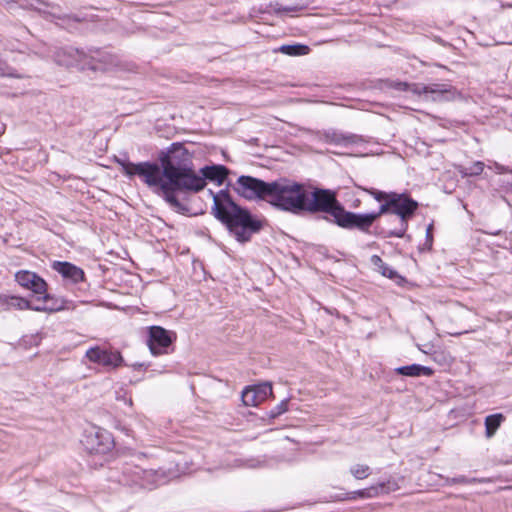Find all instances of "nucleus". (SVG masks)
<instances>
[{
    "instance_id": "2",
    "label": "nucleus",
    "mask_w": 512,
    "mask_h": 512,
    "mask_svg": "<svg viewBox=\"0 0 512 512\" xmlns=\"http://www.w3.org/2000/svg\"><path fill=\"white\" fill-rule=\"evenodd\" d=\"M269 203L295 215L319 213L326 206L329 189L314 188L310 191L304 184L281 179L273 181Z\"/></svg>"
},
{
    "instance_id": "8",
    "label": "nucleus",
    "mask_w": 512,
    "mask_h": 512,
    "mask_svg": "<svg viewBox=\"0 0 512 512\" xmlns=\"http://www.w3.org/2000/svg\"><path fill=\"white\" fill-rule=\"evenodd\" d=\"M413 93L419 95L425 101L443 102L454 98L455 89L444 83H432L425 85L422 83L413 86Z\"/></svg>"
},
{
    "instance_id": "3",
    "label": "nucleus",
    "mask_w": 512,
    "mask_h": 512,
    "mask_svg": "<svg viewBox=\"0 0 512 512\" xmlns=\"http://www.w3.org/2000/svg\"><path fill=\"white\" fill-rule=\"evenodd\" d=\"M213 198L211 213L220 221L229 233L239 242L251 241L253 235L258 234L263 226V220L253 215L247 208L238 205L223 189L217 193L209 190Z\"/></svg>"
},
{
    "instance_id": "20",
    "label": "nucleus",
    "mask_w": 512,
    "mask_h": 512,
    "mask_svg": "<svg viewBox=\"0 0 512 512\" xmlns=\"http://www.w3.org/2000/svg\"><path fill=\"white\" fill-rule=\"evenodd\" d=\"M0 3H16L19 5V7L23 9H31L36 10L38 12H42L43 7H49V3L43 1V0H0Z\"/></svg>"
},
{
    "instance_id": "17",
    "label": "nucleus",
    "mask_w": 512,
    "mask_h": 512,
    "mask_svg": "<svg viewBox=\"0 0 512 512\" xmlns=\"http://www.w3.org/2000/svg\"><path fill=\"white\" fill-rule=\"evenodd\" d=\"M396 373L408 377H418L421 375L431 376L433 370L430 367L422 366L420 364H412L407 366H401L395 369Z\"/></svg>"
},
{
    "instance_id": "25",
    "label": "nucleus",
    "mask_w": 512,
    "mask_h": 512,
    "mask_svg": "<svg viewBox=\"0 0 512 512\" xmlns=\"http://www.w3.org/2000/svg\"><path fill=\"white\" fill-rule=\"evenodd\" d=\"M0 76L9 77L16 79H24L27 75L24 72L18 71L15 68L8 65L5 61L0 59Z\"/></svg>"
},
{
    "instance_id": "16",
    "label": "nucleus",
    "mask_w": 512,
    "mask_h": 512,
    "mask_svg": "<svg viewBox=\"0 0 512 512\" xmlns=\"http://www.w3.org/2000/svg\"><path fill=\"white\" fill-rule=\"evenodd\" d=\"M326 143L338 146H346L357 142L358 136L351 133H343L336 130H328L323 135Z\"/></svg>"
},
{
    "instance_id": "31",
    "label": "nucleus",
    "mask_w": 512,
    "mask_h": 512,
    "mask_svg": "<svg viewBox=\"0 0 512 512\" xmlns=\"http://www.w3.org/2000/svg\"><path fill=\"white\" fill-rule=\"evenodd\" d=\"M288 410V401L282 400L275 408L270 411V417L276 418Z\"/></svg>"
},
{
    "instance_id": "12",
    "label": "nucleus",
    "mask_w": 512,
    "mask_h": 512,
    "mask_svg": "<svg viewBox=\"0 0 512 512\" xmlns=\"http://www.w3.org/2000/svg\"><path fill=\"white\" fill-rule=\"evenodd\" d=\"M55 62L64 67H76L86 69L88 54L74 47L59 48L54 54Z\"/></svg>"
},
{
    "instance_id": "22",
    "label": "nucleus",
    "mask_w": 512,
    "mask_h": 512,
    "mask_svg": "<svg viewBox=\"0 0 512 512\" xmlns=\"http://www.w3.org/2000/svg\"><path fill=\"white\" fill-rule=\"evenodd\" d=\"M485 164L482 161H475L469 166L458 165L456 167L457 172L461 177H472L480 175L484 170Z\"/></svg>"
},
{
    "instance_id": "7",
    "label": "nucleus",
    "mask_w": 512,
    "mask_h": 512,
    "mask_svg": "<svg viewBox=\"0 0 512 512\" xmlns=\"http://www.w3.org/2000/svg\"><path fill=\"white\" fill-rule=\"evenodd\" d=\"M176 340V333L161 326H151L147 340L148 347L153 355L168 354Z\"/></svg>"
},
{
    "instance_id": "37",
    "label": "nucleus",
    "mask_w": 512,
    "mask_h": 512,
    "mask_svg": "<svg viewBox=\"0 0 512 512\" xmlns=\"http://www.w3.org/2000/svg\"><path fill=\"white\" fill-rule=\"evenodd\" d=\"M359 203H360V201H359V200H357V202H355V204H354V207H355V208H356V207H358V204H359Z\"/></svg>"
},
{
    "instance_id": "35",
    "label": "nucleus",
    "mask_w": 512,
    "mask_h": 512,
    "mask_svg": "<svg viewBox=\"0 0 512 512\" xmlns=\"http://www.w3.org/2000/svg\"><path fill=\"white\" fill-rule=\"evenodd\" d=\"M419 350L424 352V353H429V351L427 350V348H422L421 346H418Z\"/></svg>"
},
{
    "instance_id": "28",
    "label": "nucleus",
    "mask_w": 512,
    "mask_h": 512,
    "mask_svg": "<svg viewBox=\"0 0 512 512\" xmlns=\"http://www.w3.org/2000/svg\"><path fill=\"white\" fill-rule=\"evenodd\" d=\"M363 190L381 204L388 202L393 192H385L375 188H363Z\"/></svg>"
},
{
    "instance_id": "11",
    "label": "nucleus",
    "mask_w": 512,
    "mask_h": 512,
    "mask_svg": "<svg viewBox=\"0 0 512 512\" xmlns=\"http://www.w3.org/2000/svg\"><path fill=\"white\" fill-rule=\"evenodd\" d=\"M121 68V60L110 52L95 50L88 54L86 69L93 71H112Z\"/></svg>"
},
{
    "instance_id": "6",
    "label": "nucleus",
    "mask_w": 512,
    "mask_h": 512,
    "mask_svg": "<svg viewBox=\"0 0 512 512\" xmlns=\"http://www.w3.org/2000/svg\"><path fill=\"white\" fill-rule=\"evenodd\" d=\"M272 186L273 182H265L252 176L242 175L237 179L233 189L247 200L258 198L269 201Z\"/></svg>"
},
{
    "instance_id": "33",
    "label": "nucleus",
    "mask_w": 512,
    "mask_h": 512,
    "mask_svg": "<svg viewBox=\"0 0 512 512\" xmlns=\"http://www.w3.org/2000/svg\"><path fill=\"white\" fill-rule=\"evenodd\" d=\"M432 225H429L426 229V245L428 249H431L433 243Z\"/></svg>"
},
{
    "instance_id": "14",
    "label": "nucleus",
    "mask_w": 512,
    "mask_h": 512,
    "mask_svg": "<svg viewBox=\"0 0 512 512\" xmlns=\"http://www.w3.org/2000/svg\"><path fill=\"white\" fill-rule=\"evenodd\" d=\"M272 395L270 383H263L246 388L242 392V401L246 406H257Z\"/></svg>"
},
{
    "instance_id": "13",
    "label": "nucleus",
    "mask_w": 512,
    "mask_h": 512,
    "mask_svg": "<svg viewBox=\"0 0 512 512\" xmlns=\"http://www.w3.org/2000/svg\"><path fill=\"white\" fill-rule=\"evenodd\" d=\"M16 282L23 288L35 294H44L47 291L46 281L35 272L20 270L15 274Z\"/></svg>"
},
{
    "instance_id": "36",
    "label": "nucleus",
    "mask_w": 512,
    "mask_h": 512,
    "mask_svg": "<svg viewBox=\"0 0 512 512\" xmlns=\"http://www.w3.org/2000/svg\"><path fill=\"white\" fill-rule=\"evenodd\" d=\"M140 472H143V471L139 468H136V471L134 473H135V475L138 476L140 474Z\"/></svg>"
},
{
    "instance_id": "30",
    "label": "nucleus",
    "mask_w": 512,
    "mask_h": 512,
    "mask_svg": "<svg viewBox=\"0 0 512 512\" xmlns=\"http://www.w3.org/2000/svg\"><path fill=\"white\" fill-rule=\"evenodd\" d=\"M350 472L356 479H365L370 475V467L364 464H356L350 468Z\"/></svg>"
},
{
    "instance_id": "1",
    "label": "nucleus",
    "mask_w": 512,
    "mask_h": 512,
    "mask_svg": "<svg viewBox=\"0 0 512 512\" xmlns=\"http://www.w3.org/2000/svg\"><path fill=\"white\" fill-rule=\"evenodd\" d=\"M160 165L155 162L132 163L126 158H116V163L129 177L139 176L143 182L162 197L176 212L186 213L189 208L182 200L201 192L207 181L222 185L229 169L220 164L206 165L197 172L193 155L184 144L172 143L159 154Z\"/></svg>"
},
{
    "instance_id": "19",
    "label": "nucleus",
    "mask_w": 512,
    "mask_h": 512,
    "mask_svg": "<svg viewBox=\"0 0 512 512\" xmlns=\"http://www.w3.org/2000/svg\"><path fill=\"white\" fill-rule=\"evenodd\" d=\"M370 260L371 263L377 268L378 272H380L383 276L392 280H395L399 277L398 272L387 265L380 256L372 255Z\"/></svg>"
},
{
    "instance_id": "15",
    "label": "nucleus",
    "mask_w": 512,
    "mask_h": 512,
    "mask_svg": "<svg viewBox=\"0 0 512 512\" xmlns=\"http://www.w3.org/2000/svg\"><path fill=\"white\" fill-rule=\"evenodd\" d=\"M52 269L58 272L65 280L74 284L84 281L85 279L84 271L80 267L67 261H54L52 263Z\"/></svg>"
},
{
    "instance_id": "4",
    "label": "nucleus",
    "mask_w": 512,
    "mask_h": 512,
    "mask_svg": "<svg viewBox=\"0 0 512 512\" xmlns=\"http://www.w3.org/2000/svg\"><path fill=\"white\" fill-rule=\"evenodd\" d=\"M326 201L327 203L322 213H326L333 219H330L328 216H323L322 218L343 229H357L363 233H369L370 228L379 218L377 211L363 214L347 211L338 201L336 193L332 190H329Z\"/></svg>"
},
{
    "instance_id": "5",
    "label": "nucleus",
    "mask_w": 512,
    "mask_h": 512,
    "mask_svg": "<svg viewBox=\"0 0 512 512\" xmlns=\"http://www.w3.org/2000/svg\"><path fill=\"white\" fill-rule=\"evenodd\" d=\"M419 203L408 193L392 192L388 202L380 205L378 216L394 214L400 218L399 228L392 230L388 236L402 238L408 229V221L415 215Z\"/></svg>"
},
{
    "instance_id": "26",
    "label": "nucleus",
    "mask_w": 512,
    "mask_h": 512,
    "mask_svg": "<svg viewBox=\"0 0 512 512\" xmlns=\"http://www.w3.org/2000/svg\"><path fill=\"white\" fill-rule=\"evenodd\" d=\"M7 305L17 310H30L32 308L30 301L19 296H10L7 299Z\"/></svg>"
},
{
    "instance_id": "32",
    "label": "nucleus",
    "mask_w": 512,
    "mask_h": 512,
    "mask_svg": "<svg viewBox=\"0 0 512 512\" xmlns=\"http://www.w3.org/2000/svg\"><path fill=\"white\" fill-rule=\"evenodd\" d=\"M417 83H407L402 81H394L391 82L390 87L398 90V91H410L413 93V86Z\"/></svg>"
},
{
    "instance_id": "9",
    "label": "nucleus",
    "mask_w": 512,
    "mask_h": 512,
    "mask_svg": "<svg viewBox=\"0 0 512 512\" xmlns=\"http://www.w3.org/2000/svg\"><path fill=\"white\" fill-rule=\"evenodd\" d=\"M87 359L107 370H113L123 365L124 359L117 350H108L100 346L91 347L86 351Z\"/></svg>"
},
{
    "instance_id": "10",
    "label": "nucleus",
    "mask_w": 512,
    "mask_h": 512,
    "mask_svg": "<svg viewBox=\"0 0 512 512\" xmlns=\"http://www.w3.org/2000/svg\"><path fill=\"white\" fill-rule=\"evenodd\" d=\"M83 445L91 454H105L112 449L113 439L107 430L97 428L85 435Z\"/></svg>"
},
{
    "instance_id": "18",
    "label": "nucleus",
    "mask_w": 512,
    "mask_h": 512,
    "mask_svg": "<svg viewBox=\"0 0 512 512\" xmlns=\"http://www.w3.org/2000/svg\"><path fill=\"white\" fill-rule=\"evenodd\" d=\"M505 416L502 413H495L488 415L485 418V435L487 438H491L495 435L498 428L504 422Z\"/></svg>"
},
{
    "instance_id": "27",
    "label": "nucleus",
    "mask_w": 512,
    "mask_h": 512,
    "mask_svg": "<svg viewBox=\"0 0 512 512\" xmlns=\"http://www.w3.org/2000/svg\"><path fill=\"white\" fill-rule=\"evenodd\" d=\"M308 7V3H297L294 5L283 6L279 3H275L273 5V9L277 14L280 13H292V12H301Z\"/></svg>"
},
{
    "instance_id": "23",
    "label": "nucleus",
    "mask_w": 512,
    "mask_h": 512,
    "mask_svg": "<svg viewBox=\"0 0 512 512\" xmlns=\"http://www.w3.org/2000/svg\"><path fill=\"white\" fill-rule=\"evenodd\" d=\"M390 482L380 483L377 486H372L366 489H361L353 492L354 495H357L361 498H372L377 496L379 493L388 492L390 490Z\"/></svg>"
},
{
    "instance_id": "34",
    "label": "nucleus",
    "mask_w": 512,
    "mask_h": 512,
    "mask_svg": "<svg viewBox=\"0 0 512 512\" xmlns=\"http://www.w3.org/2000/svg\"><path fill=\"white\" fill-rule=\"evenodd\" d=\"M56 302H57V303H62V305L64 306V302H63V300L54 299V297H53V296H52V300H50V301L48 302V305H53V304H54V303H56Z\"/></svg>"
},
{
    "instance_id": "24",
    "label": "nucleus",
    "mask_w": 512,
    "mask_h": 512,
    "mask_svg": "<svg viewBox=\"0 0 512 512\" xmlns=\"http://www.w3.org/2000/svg\"><path fill=\"white\" fill-rule=\"evenodd\" d=\"M279 51L289 56H303L310 52V48L304 44L282 45Z\"/></svg>"
},
{
    "instance_id": "29",
    "label": "nucleus",
    "mask_w": 512,
    "mask_h": 512,
    "mask_svg": "<svg viewBox=\"0 0 512 512\" xmlns=\"http://www.w3.org/2000/svg\"><path fill=\"white\" fill-rule=\"evenodd\" d=\"M449 482L452 484H472V483H489L492 482L491 478H468L466 476L460 475L457 477H453L449 479Z\"/></svg>"
},
{
    "instance_id": "21",
    "label": "nucleus",
    "mask_w": 512,
    "mask_h": 512,
    "mask_svg": "<svg viewBox=\"0 0 512 512\" xmlns=\"http://www.w3.org/2000/svg\"><path fill=\"white\" fill-rule=\"evenodd\" d=\"M43 297L41 298L42 302L38 305L33 306L30 310L37 311V312H56L59 310H62L64 306L62 303H54L53 305H48V302L52 300V295L47 293V291L42 294Z\"/></svg>"
}]
</instances>
